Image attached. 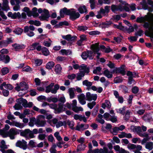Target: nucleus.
Masks as SVG:
<instances>
[{"instance_id": "nucleus-35", "label": "nucleus", "mask_w": 153, "mask_h": 153, "mask_svg": "<svg viewBox=\"0 0 153 153\" xmlns=\"http://www.w3.org/2000/svg\"><path fill=\"white\" fill-rule=\"evenodd\" d=\"M28 130V129H25L24 130H20V135L24 137L26 140H27V132Z\"/></svg>"}, {"instance_id": "nucleus-12", "label": "nucleus", "mask_w": 153, "mask_h": 153, "mask_svg": "<svg viewBox=\"0 0 153 153\" xmlns=\"http://www.w3.org/2000/svg\"><path fill=\"white\" fill-rule=\"evenodd\" d=\"M16 146L25 150L27 148V142L24 140H18L16 143Z\"/></svg>"}, {"instance_id": "nucleus-13", "label": "nucleus", "mask_w": 153, "mask_h": 153, "mask_svg": "<svg viewBox=\"0 0 153 153\" xmlns=\"http://www.w3.org/2000/svg\"><path fill=\"white\" fill-rule=\"evenodd\" d=\"M77 101L76 100H74L72 101L71 104L72 110L74 111L77 112L79 111H82L83 110V108L81 107H78L76 106Z\"/></svg>"}, {"instance_id": "nucleus-4", "label": "nucleus", "mask_w": 153, "mask_h": 153, "mask_svg": "<svg viewBox=\"0 0 153 153\" xmlns=\"http://www.w3.org/2000/svg\"><path fill=\"white\" fill-rule=\"evenodd\" d=\"M16 85V86L15 88V89L16 91H23L22 94H21L20 92L19 93L20 96H23L27 93V91L28 88V86L25 82H21L19 84H17Z\"/></svg>"}, {"instance_id": "nucleus-14", "label": "nucleus", "mask_w": 153, "mask_h": 153, "mask_svg": "<svg viewBox=\"0 0 153 153\" xmlns=\"http://www.w3.org/2000/svg\"><path fill=\"white\" fill-rule=\"evenodd\" d=\"M92 51H88L87 52H83L81 56L82 59L84 60H86L88 57L90 59H93V56L92 55Z\"/></svg>"}, {"instance_id": "nucleus-1", "label": "nucleus", "mask_w": 153, "mask_h": 153, "mask_svg": "<svg viewBox=\"0 0 153 153\" xmlns=\"http://www.w3.org/2000/svg\"><path fill=\"white\" fill-rule=\"evenodd\" d=\"M149 22L151 26L149 28V34L153 37V14H150L146 15L144 17H138L136 21L138 23H143L146 21Z\"/></svg>"}, {"instance_id": "nucleus-21", "label": "nucleus", "mask_w": 153, "mask_h": 153, "mask_svg": "<svg viewBox=\"0 0 153 153\" xmlns=\"http://www.w3.org/2000/svg\"><path fill=\"white\" fill-rule=\"evenodd\" d=\"M88 127V125L87 124L84 125L82 124L80 125L78 124L76 127V130L81 131L87 129Z\"/></svg>"}, {"instance_id": "nucleus-5", "label": "nucleus", "mask_w": 153, "mask_h": 153, "mask_svg": "<svg viewBox=\"0 0 153 153\" xmlns=\"http://www.w3.org/2000/svg\"><path fill=\"white\" fill-rule=\"evenodd\" d=\"M35 29L34 27L32 25H30L29 26H25L24 29V32L27 36L30 37H32L35 35L33 31Z\"/></svg>"}, {"instance_id": "nucleus-25", "label": "nucleus", "mask_w": 153, "mask_h": 153, "mask_svg": "<svg viewBox=\"0 0 153 153\" xmlns=\"http://www.w3.org/2000/svg\"><path fill=\"white\" fill-rule=\"evenodd\" d=\"M80 70H81L80 72L85 73H88L89 72V69L88 67L86 65L83 64L81 65L80 67Z\"/></svg>"}, {"instance_id": "nucleus-45", "label": "nucleus", "mask_w": 153, "mask_h": 153, "mask_svg": "<svg viewBox=\"0 0 153 153\" xmlns=\"http://www.w3.org/2000/svg\"><path fill=\"white\" fill-rule=\"evenodd\" d=\"M41 50H42V52L44 55L47 56L49 55V51L46 48L44 47L42 48H41Z\"/></svg>"}, {"instance_id": "nucleus-16", "label": "nucleus", "mask_w": 153, "mask_h": 153, "mask_svg": "<svg viewBox=\"0 0 153 153\" xmlns=\"http://www.w3.org/2000/svg\"><path fill=\"white\" fill-rule=\"evenodd\" d=\"M91 50L94 53H97V57L98 59L99 58L100 54L99 53H98L99 50V43H96L94 44H93L91 46Z\"/></svg>"}, {"instance_id": "nucleus-47", "label": "nucleus", "mask_w": 153, "mask_h": 153, "mask_svg": "<svg viewBox=\"0 0 153 153\" xmlns=\"http://www.w3.org/2000/svg\"><path fill=\"white\" fill-rule=\"evenodd\" d=\"M27 132V140H29L31 138H34L35 137V136L33 134V132L32 131H31L28 129Z\"/></svg>"}, {"instance_id": "nucleus-43", "label": "nucleus", "mask_w": 153, "mask_h": 153, "mask_svg": "<svg viewBox=\"0 0 153 153\" xmlns=\"http://www.w3.org/2000/svg\"><path fill=\"white\" fill-rule=\"evenodd\" d=\"M56 59L58 62H64L67 61L66 57L62 56H58L56 58Z\"/></svg>"}, {"instance_id": "nucleus-51", "label": "nucleus", "mask_w": 153, "mask_h": 153, "mask_svg": "<svg viewBox=\"0 0 153 153\" xmlns=\"http://www.w3.org/2000/svg\"><path fill=\"white\" fill-rule=\"evenodd\" d=\"M144 23V24L143 25V27L146 28H149V31L148 32V33L150 35V36L152 37L153 38V37L150 34H149V28L151 26L150 23L149 22H145Z\"/></svg>"}, {"instance_id": "nucleus-28", "label": "nucleus", "mask_w": 153, "mask_h": 153, "mask_svg": "<svg viewBox=\"0 0 153 153\" xmlns=\"http://www.w3.org/2000/svg\"><path fill=\"white\" fill-rule=\"evenodd\" d=\"M118 137L120 138L126 137L130 138L132 137V135L130 133H126L124 132H122L118 135Z\"/></svg>"}, {"instance_id": "nucleus-32", "label": "nucleus", "mask_w": 153, "mask_h": 153, "mask_svg": "<svg viewBox=\"0 0 153 153\" xmlns=\"http://www.w3.org/2000/svg\"><path fill=\"white\" fill-rule=\"evenodd\" d=\"M79 13L81 14L86 13L87 10L85 5H81L79 6L78 9Z\"/></svg>"}, {"instance_id": "nucleus-30", "label": "nucleus", "mask_w": 153, "mask_h": 153, "mask_svg": "<svg viewBox=\"0 0 153 153\" xmlns=\"http://www.w3.org/2000/svg\"><path fill=\"white\" fill-rule=\"evenodd\" d=\"M59 52L62 55L67 56L70 55L72 53V51L70 50L62 49Z\"/></svg>"}, {"instance_id": "nucleus-46", "label": "nucleus", "mask_w": 153, "mask_h": 153, "mask_svg": "<svg viewBox=\"0 0 153 153\" xmlns=\"http://www.w3.org/2000/svg\"><path fill=\"white\" fill-rule=\"evenodd\" d=\"M13 108L15 110H19L22 108V106L21 105V103L17 102L13 106Z\"/></svg>"}, {"instance_id": "nucleus-40", "label": "nucleus", "mask_w": 153, "mask_h": 153, "mask_svg": "<svg viewBox=\"0 0 153 153\" xmlns=\"http://www.w3.org/2000/svg\"><path fill=\"white\" fill-rule=\"evenodd\" d=\"M54 83L53 82L51 83L49 85L46 87L45 92L48 93L50 92H51L52 88L53 87L54 85Z\"/></svg>"}, {"instance_id": "nucleus-6", "label": "nucleus", "mask_w": 153, "mask_h": 153, "mask_svg": "<svg viewBox=\"0 0 153 153\" xmlns=\"http://www.w3.org/2000/svg\"><path fill=\"white\" fill-rule=\"evenodd\" d=\"M45 117L44 115H39L37 118V122L36 125L38 127H44L46 123V120H45Z\"/></svg>"}, {"instance_id": "nucleus-15", "label": "nucleus", "mask_w": 153, "mask_h": 153, "mask_svg": "<svg viewBox=\"0 0 153 153\" xmlns=\"http://www.w3.org/2000/svg\"><path fill=\"white\" fill-rule=\"evenodd\" d=\"M125 66L123 65L120 67L115 68L113 70L112 72L116 74L120 73L123 75H124L125 73Z\"/></svg>"}, {"instance_id": "nucleus-41", "label": "nucleus", "mask_w": 153, "mask_h": 153, "mask_svg": "<svg viewBox=\"0 0 153 153\" xmlns=\"http://www.w3.org/2000/svg\"><path fill=\"white\" fill-rule=\"evenodd\" d=\"M40 2H42L45 0H38ZM46 2L49 3L51 5L55 4L56 3H58L59 1V0H46Z\"/></svg>"}, {"instance_id": "nucleus-61", "label": "nucleus", "mask_w": 153, "mask_h": 153, "mask_svg": "<svg viewBox=\"0 0 153 153\" xmlns=\"http://www.w3.org/2000/svg\"><path fill=\"white\" fill-rule=\"evenodd\" d=\"M21 17V15L19 12L14 13L13 14V19H15L17 18L20 19Z\"/></svg>"}, {"instance_id": "nucleus-53", "label": "nucleus", "mask_w": 153, "mask_h": 153, "mask_svg": "<svg viewBox=\"0 0 153 153\" xmlns=\"http://www.w3.org/2000/svg\"><path fill=\"white\" fill-rule=\"evenodd\" d=\"M59 88V86L58 84H56L54 85V88L52 89L51 93L53 94H56Z\"/></svg>"}, {"instance_id": "nucleus-3", "label": "nucleus", "mask_w": 153, "mask_h": 153, "mask_svg": "<svg viewBox=\"0 0 153 153\" xmlns=\"http://www.w3.org/2000/svg\"><path fill=\"white\" fill-rule=\"evenodd\" d=\"M129 5L127 3L126 4L122 5L120 4L118 5H112L111 6V10L112 12H115L117 11H122L124 10L126 11L130 10Z\"/></svg>"}, {"instance_id": "nucleus-64", "label": "nucleus", "mask_w": 153, "mask_h": 153, "mask_svg": "<svg viewBox=\"0 0 153 153\" xmlns=\"http://www.w3.org/2000/svg\"><path fill=\"white\" fill-rule=\"evenodd\" d=\"M132 142L134 143H140L141 142V140L139 138H134L132 140Z\"/></svg>"}, {"instance_id": "nucleus-8", "label": "nucleus", "mask_w": 153, "mask_h": 153, "mask_svg": "<svg viewBox=\"0 0 153 153\" xmlns=\"http://www.w3.org/2000/svg\"><path fill=\"white\" fill-rule=\"evenodd\" d=\"M5 123L9 124L11 126H14L21 129L22 128L26 126L24 123L17 122L16 121L10 122L9 120H6L5 121Z\"/></svg>"}, {"instance_id": "nucleus-57", "label": "nucleus", "mask_w": 153, "mask_h": 153, "mask_svg": "<svg viewBox=\"0 0 153 153\" xmlns=\"http://www.w3.org/2000/svg\"><path fill=\"white\" fill-rule=\"evenodd\" d=\"M84 75H85L84 73L82 72H80L79 73L77 74L76 76V79L77 80H80L81 79L82 77H83Z\"/></svg>"}, {"instance_id": "nucleus-19", "label": "nucleus", "mask_w": 153, "mask_h": 153, "mask_svg": "<svg viewBox=\"0 0 153 153\" xmlns=\"http://www.w3.org/2000/svg\"><path fill=\"white\" fill-rule=\"evenodd\" d=\"M41 48V46L38 42L33 43L30 46V49L32 50L36 49L38 51H40Z\"/></svg>"}, {"instance_id": "nucleus-31", "label": "nucleus", "mask_w": 153, "mask_h": 153, "mask_svg": "<svg viewBox=\"0 0 153 153\" xmlns=\"http://www.w3.org/2000/svg\"><path fill=\"white\" fill-rule=\"evenodd\" d=\"M111 106V104L110 101L108 100H105V102L102 104V107L104 109H105L106 108H110Z\"/></svg>"}, {"instance_id": "nucleus-49", "label": "nucleus", "mask_w": 153, "mask_h": 153, "mask_svg": "<svg viewBox=\"0 0 153 153\" xmlns=\"http://www.w3.org/2000/svg\"><path fill=\"white\" fill-rule=\"evenodd\" d=\"M54 65V62L51 61L48 62L46 65V68L47 69H51Z\"/></svg>"}, {"instance_id": "nucleus-22", "label": "nucleus", "mask_w": 153, "mask_h": 153, "mask_svg": "<svg viewBox=\"0 0 153 153\" xmlns=\"http://www.w3.org/2000/svg\"><path fill=\"white\" fill-rule=\"evenodd\" d=\"M71 10V9L68 10L67 8L65 7L61 9L60 11V16L61 17H62L65 15H69Z\"/></svg>"}, {"instance_id": "nucleus-27", "label": "nucleus", "mask_w": 153, "mask_h": 153, "mask_svg": "<svg viewBox=\"0 0 153 153\" xmlns=\"http://www.w3.org/2000/svg\"><path fill=\"white\" fill-rule=\"evenodd\" d=\"M112 71L111 72L107 69H105L103 72V74L105 76L107 77L108 78H111L113 76Z\"/></svg>"}, {"instance_id": "nucleus-33", "label": "nucleus", "mask_w": 153, "mask_h": 153, "mask_svg": "<svg viewBox=\"0 0 153 153\" xmlns=\"http://www.w3.org/2000/svg\"><path fill=\"white\" fill-rule=\"evenodd\" d=\"M76 89L74 88H70L68 89V93L71 99H73L75 97L74 91Z\"/></svg>"}, {"instance_id": "nucleus-2", "label": "nucleus", "mask_w": 153, "mask_h": 153, "mask_svg": "<svg viewBox=\"0 0 153 153\" xmlns=\"http://www.w3.org/2000/svg\"><path fill=\"white\" fill-rule=\"evenodd\" d=\"M20 130L17 129L15 128H11L9 131L7 132L4 130H0V134L3 137H9L11 139H15V135L20 133Z\"/></svg>"}, {"instance_id": "nucleus-11", "label": "nucleus", "mask_w": 153, "mask_h": 153, "mask_svg": "<svg viewBox=\"0 0 153 153\" xmlns=\"http://www.w3.org/2000/svg\"><path fill=\"white\" fill-rule=\"evenodd\" d=\"M104 118L107 120H110L113 123L116 122L117 120L116 116H111L109 113H105L103 114Z\"/></svg>"}, {"instance_id": "nucleus-34", "label": "nucleus", "mask_w": 153, "mask_h": 153, "mask_svg": "<svg viewBox=\"0 0 153 153\" xmlns=\"http://www.w3.org/2000/svg\"><path fill=\"white\" fill-rule=\"evenodd\" d=\"M30 121L28 125L30 127H33L34 124L36 125V123L37 122V119H36L35 117H33L30 118Z\"/></svg>"}, {"instance_id": "nucleus-20", "label": "nucleus", "mask_w": 153, "mask_h": 153, "mask_svg": "<svg viewBox=\"0 0 153 153\" xmlns=\"http://www.w3.org/2000/svg\"><path fill=\"white\" fill-rule=\"evenodd\" d=\"M78 98L79 102L82 105H84L86 104L85 97L83 94H81L78 96Z\"/></svg>"}, {"instance_id": "nucleus-54", "label": "nucleus", "mask_w": 153, "mask_h": 153, "mask_svg": "<svg viewBox=\"0 0 153 153\" xmlns=\"http://www.w3.org/2000/svg\"><path fill=\"white\" fill-rule=\"evenodd\" d=\"M112 22L110 21H107L106 22L102 23V27L104 28L108 27L112 24Z\"/></svg>"}, {"instance_id": "nucleus-26", "label": "nucleus", "mask_w": 153, "mask_h": 153, "mask_svg": "<svg viewBox=\"0 0 153 153\" xmlns=\"http://www.w3.org/2000/svg\"><path fill=\"white\" fill-rule=\"evenodd\" d=\"M65 109V108L64 105L59 103L58 105V107H57L56 108V112H55V113L56 114L59 113L64 111Z\"/></svg>"}, {"instance_id": "nucleus-44", "label": "nucleus", "mask_w": 153, "mask_h": 153, "mask_svg": "<svg viewBox=\"0 0 153 153\" xmlns=\"http://www.w3.org/2000/svg\"><path fill=\"white\" fill-rule=\"evenodd\" d=\"M23 30L20 28L17 27L16 28L13 32L16 34L19 35L22 34L23 32Z\"/></svg>"}, {"instance_id": "nucleus-59", "label": "nucleus", "mask_w": 153, "mask_h": 153, "mask_svg": "<svg viewBox=\"0 0 153 153\" xmlns=\"http://www.w3.org/2000/svg\"><path fill=\"white\" fill-rule=\"evenodd\" d=\"M67 124L68 125L69 127L72 129H74V126L75 123L73 121H68L67 123Z\"/></svg>"}, {"instance_id": "nucleus-58", "label": "nucleus", "mask_w": 153, "mask_h": 153, "mask_svg": "<svg viewBox=\"0 0 153 153\" xmlns=\"http://www.w3.org/2000/svg\"><path fill=\"white\" fill-rule=\"evenodd\" d=\"M1 145L0 147L1 148L4 149H7L9 146V145H5V141L4 140H2L1 142Z\"/></svg>"}, {"instance_id": "nucleus-50", "label": "nucleus", "mask_w": 153, "mask_h": 153, "mask_svg": "<svg viewBox=\"0 0 153 153\" xmlns=\"http://www.w3.org/2000/svg\"><path fill=\"white\" fill-rule=\"evenodd\" d=\"M101 70V68L100 67H97L96 69L93 71V73L95 74H97L99 75H102V73L100 72Z\"/></svg>"}, {"instance_id": "nucleus-10", "label": "nucleus", "mask_w": 153, "mask_h": 153, "mask_svg": "<svg viewBox=\"0 0 153 153\" xmlns=\"http://www.w3.org/2000/svg\"><path fill=\"white\" fill-rule=\"evenodd\" d=\"M69 15L71 19L74 20L79 18L80 15L79 13L76 12L75 9H71Z\"/></svg>"}, {"instance_id": "nucleus-55", "label": "nucleus", "mask_w": 153, "mask_h": 153, "mask_svg": "<svg viewBox=\"0 0 153 153\" xmlns=\"http://www.w3.org/2000/svg\"><path fill=\"white\" fill-rule=\"evenodd\" d=\"M56 146L55 144L52 145V147L50 149L49 151L51 153H56Z\"/></svg>"}, {"instance_id": "nucleus-36", "label": "nucleus", "mask_w": 153, "mask_h": 153, "mask_svg": "<svg viewBox=\"0 0 153 153\" xmlns=\"http://www.w3.org/2000/svg\"><path fill=\"white\" fill-rule=\"evenodd\" d=\"M145 148L150 151L153 149V143L152 142H147L145 144Z\"/></svg>"}, {"instance_id": "nucleus-56", "label": "nucleus", "mask_w": 153, "mask_h": 153, "mask_svg": "<svg viewBox=\"0 0 153 153\" xmlns=\"http://www.w3.org/2000/svg\"><path fill=\"white\" fill-rule=\"evenodd\" d=\"M82 84L84 85H85L87 87H90L92 85V82L88 81V80H85L82 82Z\"/></svg>"}, {"instance_id": "nucleus-39", "label": "nucleus", "mask_w": 153, "mask_h": 153, "mask_svg": "<svg viewBox=\"0 0 153 153\" xmlns=\"http://www.w3.org/2000/svg\"><path fill=\"white\" fill-rule=\"evenodd\" d=\"M62 69L61 65L59 64L56 65L55 67V71L56 74H60Z\"/></svg>"}, {"instance_id": "nucleus-52", "label": "nucleus", "mask_w": 153, "mask_h": 153, "mask_svg": "<svg viewBox=\"0 0 153 153\" xmlns=\"http://www.w3.org/2000/svg\"><path fill=\"white\" fill-rule=\"evenodd\" d=\"M37 8L34 7L32 9V15L34 17H37L39 16V14L37 12Z\"/></svg>"}, {"instance_id": "nucleus-23", "label": "nucleus", "mask_w": 153, "mask_h": 153, "mask_svg": "<svg viewBox=\"0 0 153 153\" xmlns=\"http://www.w3.org/2000/svg\"><path fill=\"white\" fill-rule=\"evenodd\" d=\"M12 46L13 48L16 51H19L20 49L24 48L25 47V45L24 44H19L15 43L12 45Z\"/></svg>"}, {"instance_id": "nucleus-29", "label": "nucleus", "mask_w": 153, "mask_h": 153, "mask_svg": "<svg viewBox=\"0 0 153 153\" xmlns=\"http://www.w3.org/2000/svg\"><path fill=\"white\" fill-rule=\"evenodd\" d=\"M62 37L63 39H66L68 41H74L76 38V37L71 36L70 34L62 36Z\"/></svg>"}, {"instance_id": "nucleus-17", "label": "nucleus", "mask_w": 153, "mask_h": 153, "mask_svg": "<svg viewBox=\"0 0 153 153\" xmlns=\"http://www.w3.org/2000/svg\"><path fill=\"white\" fill-rule=\"evenodd\" d=\"M86 97L88 101H95L97 99V96L96 94H91L90 92H88L86 93Z\"/></svg>"}, {"instance_id": "nucleus-63", "label": "nucleus", "mask_w": 153, "mask_h": 153, "mask_svg": "<svg viewBox=\"0 0 153 153\" xmlns=\"http://www.w3.org/2000/svg\"><path fill=\"white\" fill-rule=\"evenodd\" d=\"M1 73L3 75H4L9 72V70L7 67H4L2 68L1 70Z\"/></svg>"}, {"instance_id": "nucleus-24", "label": "nucleus", "mask_w": 153, "mask_h": 153, "mask_svg": "<svg viewBox=\"0 0 153 153\" xmlns=\"http://www.w3.org/2000/svg\"><path fill=\"white\" fill-rule=\"evenodd\" d=\"M3 7L2 8L1 11L3 10L7 11L10 9V8L8 6V1L7 0H4L3 1Z\"/></svg>"}, {"instance_id": "nucleus-38", "label": "nucleus", "mask_w": 153, "mask_h": 153, "mask_svg": "<svg viewBox=\"0 0 153 153\" xmlns=\"http://www.w3.org/2000/svg\"><path fill=\"white\" fill-rule=\"evenodd\" d=\"M58 121V120L56 118H54L52 120H48V122L51 126L54 127L56 125Z\"/></svg>"}, {"instance_id": "nucleus-37", "label": "nucleus", "mask_w": 153, "mask_h": 153, "mask_svg": "<svg viewBox=\"0 0 153 153\" xmlns=\"http://www.w3.org/2000/svg\"><path fill=\"white\" fill-rule=\"evenodd\" d=\"M143 120L146 122H150L152 121V116L150 114H147L145 115L143 117Z\"/></svg>"}, {"instance_id": "nucleus-62", "label": "nucleus", "mask_w": 153, "mask_h": 153, "mask_svg": "<svg viewBox=\"0 0 153 153\" xmlns=\"http://www.w3.org/2000/svg\"><path fill=\"white\" fill-rule=\"evenodd\" d=\"M113 27L114 28H117V29L122 30H123L124 28V27L122 26L121 23H119V24L118 25L115 24H114Z\"/></svg>"}, {"instance_id": "nucleus-18", "label": "nucleus", "mask_w": 153, "mask_h": 153, "mask_svg": "<svg viewBox=\"0 0 153 153\" xmlns=\"http://www.w3.org/2000/svg\"><path fill=\"white\" fill-rule=\"evenodd\" d=\"M130 128L133 132H136L139 136L142 132L141 128L139 126H131Z\"/></svg>"}, {"instance_id": "nucleus-60", "label": "nucleus", "mask_w": 153, "mask_h": 153, "mask_svg": "<svg viewBox=\"0 0 153 153\" xmlns=\"http://www.w3.org/2000/svg\"><path fill=\"white\" fill-rule=\"evenodd\" d=\"M28 145L32 148L36 147V143L34 140H31L29 141Z\"/></svg>"}, {"instance_id": "nucleus-42", "label": "nucleus", "mask_w": 153, "mask_h": 153, "mask_svg": "<svg viewBox=\"0 0 153 153\" xmlns=\"http://www.w3.org/2000/svg\"><path fill=\"white\" fill-rule=\"evenodd\" d=\"M24 12H26L28 16H32V11L30 10L29 8L27 7H25L22 10Z\"/></svg>"}, {"instance_id": "nucleus-7", "label": "nucleus", "mask_w": 153, "mask_h": 153, "mask_svg": "<svg viewBox=\"0 0 153 153\" xmlns=\"http://www.w3.org/2000/svg\"><path fill=\"white\" fill-rule=\"evenodd\" d=\"M38 11L39 13H42L41 16L39 17L40 20H46L49 18V12L48 10L44 9L43 10H42L41 8H39Z\"/></svg>"}, {"instance_id": "nucleus-48", "label": "nucleus", "mask_w": 153, "mask_h": 153, "mask_svg": "<svg viewBox=\"0 0 153 153\" xmlns=\"http://www.w3.org/2000/svg\"><path fill=\"white\" fill-rule=\"evenodd\" d=\"M21 1L25 2L26 1V0H11L10 3L12 5H14L15 3L16 4H19L21 3Z\"/></svg>"}, {"instance_id": "nucleus-9", "label": "nucleus", "mask_w": 153, "mask_h": 153, "mask_svg": "<svg viewBox=\"0 0 153 153\" xmlns=\"http://www.w3.org/2000/svg\"><path fill=\"white\" fill-rule=\"evenodd\" d=\"M17 102H19L21 103L22 104V106L25 108L28 107L30 108L32 107L33 105V103L32 102H27V101L25 99H24L22 98H21L16 100Z\"/></svg>"}]
</instances>
